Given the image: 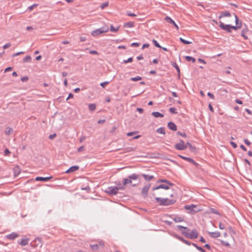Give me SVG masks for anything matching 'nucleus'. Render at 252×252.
Here are the masks:
<instances>
[{
	"label": "nucleus",
	"mask_w": 252,
	"mask_h": 252,
	"mask_svg": "<svg viewBox=\"0 0 252 252\" xmlns=\"http://www.w3.org/2000/svg\"><path fill=\"white\" fill-rule=\"evenodd\" d=\"M134 26V23L133 22H129L124 24V27L125 28H131Z\"/></svg>",
	"instance_id": "nucleus-19"
},
{
	"label": "nucleus",
	"mask_w": 252,
	"mask_h": 252,
	"mask_svg": "<svg viewBox=\"0 0 252 252\" xmlns=\"http://www.w3.org/2000/svg\"><path fill=\"white\" fill-rule=\"evenodd\" d=\"M109 29L107 27H104L100 28L99 29H96L95 30L93 31L91 34L93 36H96L101 33L106 32L108 31Z\"/></svg>",
	"instance_id": "nucleus-4"
},
{
	"label": "nucleus",
	"mask_w": 252,
	"mask_h": 252,
	"mask_svg": "<svg viewBox=\"0 0 252 252\" xmlns=\"http://www.w3.org/2000/svg\"><path fill=\"white\" fill-rule=\"evenodd\" d=\"M235 19V23L236 26H241V27H242V23L241 22H239V19L238 16L235 14H234Z\"/></svg>",
	"instance_id": "nucleus-29"
},
{
	"label": "nucleus",
	"mask_w": 252,
	"mask_h": 252,
	"mask_svg": "<svg viewBox=\"0 0 252 252\" xmlns=\"http://www.w3.org/2000/svg\"><path fill=\"white\" fill-rule=\"evenodd\" d=\"M131 183V180L129 178V176L127 178H125L123 179V184L124 185H126L128 184Z\"/></svg>",
	"instance_id": "nucleus-25"
},
{
	"label": "nucleus",
	"mask_w": 252,
	"mask_h": 252,
	"mask_svg": "<svg viewBox=\"0 0 252 252\" xmlns=\"http://www.w3.org/2000/svg\"><path fill=\"white\" fill-rule=\"evenodd\" d=\"M152 41H153V43H154V45L156 47H158V48H161V47L159 44V43L157 42V40H156L155 39H153Z\"/></svg>",
	"instance_id": "nucleus-39"
},
{
	"label": "nucleus",
	"mask_w": 252,
	"mask_h": 252,
	"mask_svg": "<svg viewBox=\"0 0 252 252\" xmlns=\"http://www.w3.org/2000/svg\"><path fill=\"white\" fill-rule=\"evenodd\" d=\"M14 176H18L20 173V169L18 167H16L14 169Z\"/></svg>",
	"instance_id": "nucleus-34"
},
{
	"label": "nucleus",
	"mask_w": 252,
	"mask_h": 252,
	"mask_svg": "<svg viewBox=\"0 0 252 252\" xmlns=\"http://www.w3.org/2000/svg\"><path fill=\"white\" fill-rule=\"evenodd\" d=\"M230 16L231 14L228 11H225L221 12L220 15L219 16V18L222 17H229Z\"/></svg>",
	"instance_id": "nucleus-18"
},
{
	"label": "nucleus",
	"mask_w": 252,
	"mask_h": 252,
	"mask_svg": "<svg viewBox=\"0 0 252 252\" xmlns=\"http://www.w3.org/2000/svg\"><path fill=\"white\" fill-rule=\"evenodd\" d=\"M165 20L167 23H169L172 24V25H173L177 30H179V26L175 23L174 21H173L170 17H169L168 16H166L165 18Z\"/></svg>",
	"instance_id": "nucleus-10"
},
{
	"label": "nucleus",
	"mask_w": 252,
	"mask_h": 252,
	"mask_svg": "<svg viewBox=\"0 0 252 252\" xmlns=\"http://www.w3.org/2000/svg\"><path fill=\"white\" fill-rule=\"evenodd\" d=\"M177 134L178 135H179L183 137H187V135L186 134V133L185 132H181L180 131H178L177 132Z\"/></svg>",
	"instance_id": "nucleus-50"
},
{
	"label": "nucleus",
	"mask_w": 252,
	"mask_h": 252,
	"mask_svg": "<svg viewBox=\"0 0 252 252\" xmlns=\"http://www.w3.org/2000/svg\"><path fill=\"white\" fill-rule=\"evenodd\" d=\"M177 227L182 231V234L186 237L193 239L197 238L198 237V233L196 229H193L190 233H189V229L187 227L178 225H177Z\"/></svg>",
	"instance_id": "nucleus-1"
},
{
	"label": "nucleus",
	"mask_w": 252,
	"mask_h": 252,
	"mask_svg": "<svg viewBox=\"0 0 252 252\" xmlns=\"http://www.w3.org/2000/svg\"><path fill=\"white\" fill-rule=\"evenodd\" d=\"M220 242H221V243L222 245H224L225 246L229 247L230 246V244L227 241H223V240H220Z\"/></svg>",
	"instance_id": "nucleus-45"
},
{
	"label": "nucleus",
	"mask_w": 252,
	"mask_h": 252,
	"mask_svg": "<svg viewBox=\"0 0 252 252\" xmlns=\"http://www.w3.org/2000/svg\"><path fill=\"white\" fill-rule=\"evenodd\" d=\"M219 27L223 30L226 31L228 32H231L230 25H225L222 22H220Z\"/></svg>",
	"instance_id": "nucleus-7"
},
{
	"label": "nucleus",
	"mask_w": 252,
	"mask_h": 252,
	"mask_svg": "<svg viewBox=\"0 0 252 252\" xmlns=\"http://www.w3.org/2000/svg\"><path fill=\"white\" fill-rule=\"evenodd\" d=\"M84 147L83 146H82L81 147H80L79 148H78L77 149V151L78 152H81L82 151H84Z\"/></svg>",
	"instance_id": "nucleus-57"
},
{
	"label": "nucleus",
	"mask_w": 252,
	"mask_h": 252,
	"mask_svg": "<svg viewBox=\"0 0 252 252\" xmlns=\"http://www.w3.org/2000/svg\"><path fill=\"white\" fill-rule=\"evenodd\" d=\"M207 95L211 98H212V99H214V95L213 94L211 93L210 92H208V94H207Z\"/></svg>",
	"instance_id": "nucleus-61"
},
{
	"label": "nucleus",
	"mask_w": 252,
	"mask_h": 252,
	"mask_svg": "<svg viewBox=\"0 0 252 252\" xmlns=\"http://www.w3.org/2000/svg\"><path fill=\"white\" fill-rule=\"evenodd\" d=\"M125 187L123 186L121 187H109L107 188L105 192L111 195H114L117 194L119 190H124Z\"/></svg>",
	"instance_id": "nucleus-3"
},
{
	"label": "nucleus",
	"mask_w": 252,
	"mask_h": 252,
	"mask_svg": "<svg viewBox=\"0 0 252 252\" xmlns=\"http://www.w3.org/2000/svg\"><path fill=\"white\" fill-rule=\"evenodd\" d=\"M173 220L176 222H179L183 220L180 217H176L173 219Z\"/></svg>",
	"instance_id": "nucleus-41"
},
{
	"label": "nucleus",
	"mask_w": 252,
	"mask_h": 252,
	"mask_svg": "<svg viewBox=\"0 0 252 252\" xmlns=\"http://www.w3.org/2000/svg\"><path fill=\"white\" fill-rule=\"evenodd\" d=\"M86 139V137L84 136H83L82 137H80V139H79V141L80 142L82 143Z\"/></svg>",
	"instance_id": "nucleus-62"
},
{
	"label": "nucleus",
	"mask_w": 252,
	"mask_h": 252,
	"mask_svg": "<svg viewBox=\"0 0 252 252\" xmlns=\"http://www.w3.org/2000/svg\"><path fill=\"white\" fill-rule=\"evenodd\" d=\"M109 83V82L108 81H105V82H102L100 83V85L102 87V88H105L106 85H107Z\"/></svg>",
	"instance_id": "nucleus-48"
},
{
	"label": "nucleus",
	"mask_w": 252,
	"mask_h": 252,
	"mask_svg": "<svg viewBox=\"0 0 252 252\" xmlns=\"http://www.w3.org/2000/svg\"><path fill=\"white\" fill-rule=\"evenodd\" d=\"M180 40L181 41V42H182L183 43H184L185 44H189L191 43V42L189 41L188 40H186L182 37L180 38Z\"/></svg>",
	"instance_id": "nucleus-33"
},
{
	"label": "nucleus",
	"mask_w": 252,
	"mask_h": 252,
	"mask_svg": "<svg viewBox=\"0 0 252 252\" xmlns=\"http://www.w3.org/2000/svg\"><path fill=\"white\" fill-rule=\"evenodd\" d=\"M52 176L46 177H37L35 178V180L37 181H42V182H46L50 179H52Z\"/></svg>",
	"instance_id": "nucleus-12"
},
{
	"label": "nucleus",
	"mask_w": 252,
	"mask_h": 252,
	"mask_svg": "<svg viewBox=\"0 0 252 252\" xmlns=\"http://www.w3.org/2000/svg\"><path fill=\"white\" fill-rule=\"evenodd\" d=\"M79 168V166H77V165L72 166H71L68 170H67L65 171V173H71V172H73L74 171H75L78 170Z\"/></svg>",
	"instance_id": "nucleus-14"
},
{
	"label": "nucleus",
	"mask_w": 252,
	"mask_h": 252,
	"mask_svg": "<svg viewBox=\"0 0 252 252\" xmlns=\"http://www.w3.org/2000/svg\"><path fill=\"white\" fill-rule=\"evenodd\" d=\"M108 5V2H105L101 4L100 6V8L103 9L105 7L107 6Z\"/></svg>",
	"instance_id": "nucleus-42"
},
{
	"label": "nucleus",
	"mask_w": 252,
	"mask_h": 252,
	"mask_svg": "<svg viewBox=\"0 0 252 252\" xmlns=\"http://www.w3.org/2000/svg\"><path fill=\"white\" fill-rule=\"evenodd\" d=\"M196 207V206L194 204H191L189 205H186L184 206L185 209L189 211V213H194L198 212L199 210H195L194 208Z\"/></svg>",
	"instance_id": "nucleus-6"
},
{
	"label": "nucleus",
	"mask_w": 252,
	"mask_h": 252,
	"mask_svg": "<svg viewBox=\"0 0 252 252\" xmlns=\"http://www.w3.org/2000/svg\"><path fill=\"white\" fill-rule=\"evenodd\" d=\"M219 228L220 229H224L225 228V226L223 223H219Z\"/></svg>",
	"instance_id": "nucleus-58"
},
{
	"label": "nucleus",
	"mask_w": 252,
	"mask_h": 252,
	"mask_svg": "<svg viewBox=\"0 0 252 252\" xmlns=\"http://www.w3.org/2000/svg\"><path fill=\"white\" fill-rule=\"evenodd\" d=\"M29 241V239L28 238H24L22 239L20 241H18V243L22 246H25L28 244Z\"/></svg>",
	"instance_id": "nucleus-15"
},
{
	"label": "nucleus",
	"mask_w": 252,
	"mask_h": 252,
	"mask_svg": "<svg viewBox=\"0 0 252 252\" xmlns=\"http://www.w3.org/2000/svg\"><path fill=\"white\" fill-rule=\"evenodd\" d=\"M169 112L172 113V114H177V110H176V109L174 107H171L169 108Z\"/></svg>",
	"instance_id": "nucleus-38"
},
{
	"label": "nucleus",
	"mask_w": 252,
	"mask_h": 252,
	"mask_svg": "<svg viewBox=\"0 0 252 252\" xmlns=\"http://www.w3.org/2000/svg\"><path fill=\"white\" fill-rule=\"evenodd\" d=\"M90 53L92 55H94V54L97 55L98 54V52L96 50H91V51H90Z\"/></svg>",
	"instance_id": "nucleus-60"
},
{
	"label": "nucleus",
	"mask_w": 252,
	"mask_h": 252,
	"mask_svg": "<svg viewBox=\"0 0 252 252\" xmlns=\"http://www.w3.org/2000/svg\"><path fill=\"white\" fill-rule=\"evenodd\" d=\"M130 79L133 81H137L141 80L142 79V77L139 76H137L136 77L131 78Z\"/></svg>",
	"instance_id": "nucleus-35"
},
{
	"label": "nucleus",
	"mask_w": 252,
	"mask_h": 252,
	"mask_svg": "<svg viewBox=\"0 0 252 252\" xmlns=\"http://www.w3.org/2000/svg\"><path fill=\"white\" fill-rule=\"evenodd\" d=\"M155 200L157 202H159V205L161 206H168L174 204L176 202L174 199L160 197H155Z\"/></svg>",
	"instance_id": "nucleus-2"
},
{
	"label": "nucleus",
	"mask_w": 252,
	"mask_h": 252,
	"mask_svg": "<svg viewBox=\"0 0 252 252\" xmlns=\"http://www.w3.org/2000/svg\"><path fill=\"white\" fill-rule=\"evenodd\" d=\"M152 115L154 116L155 118H162L163 117V114L158 112H153L152 113Z\"/></svg>",
	"instance_id": "nucleus-20"
},
{
	"label": "nucleus",
	"mask_w": 252,
	"mask_h": 252,
	"mask_svg": "<svg viewBox=\"0 0 252 252\" xmlns=\"http://www.w3.org/2000/svg\"><path fill=\"white\" fill-rule=\"evenodd\" d=\"M192 245L197 250H198L200 252H206L205 250L203 249L202 247L198 246L195 243H192Z\"/></svg>",
	"instance_id": "nucleus-23"
},
{
	"label": "nucleus",
	"mask_w": 252,
	"mask_h": 252,
	"mask_svg": "<svg viewBox=\"0 0 252 252\" xmlns=\"http://www.w3.org/2000/svg\"><path fill=\"white\" fill-rule=\"evenodd\" d=\"M119 29V27H118L117 28H115L113 26V25H111L110 27V31L112 32H117Z\"/></svg>",
	"instance_id": "nucleus-37"
},
{
	"label": "nucleus",
	"mask_w": 252,
	"mask_h": 252,
	"mask_svg": "<svg viewBox=\"0 0 252 252\" xmlns=\"http://www.w3.org/2000/svg\"><path fill=\"white\" fill-rule=\"evenodd\" d=\"M149 46V44L148 43L144 44L142 47V49H144L145 48H148Z\"/></svg>",
	"instance_id": "nucleus-64"
},
{
	"label": "nucleus",
	"mask_w": 252,
	"mask_h": 252,
	"mask_svg": "<svg viewBox=\"0 0 252 252\" xmlns=\"http://www.w3.org/2000/svg\"><path fill=\"white\" fill-rule=\"evenodd\" d=\"M235 102L236 103L239 104H242L243 103V102L242 100L239 99H236L235 100Z\"/></svg>",
	"instance_id": "nucleus-63"
},
{
	"label": "nucleus",
	"mask_w": 252,
	"mask_h": 252,
	"mask_svg": "<svg viewBox=\"0 0 252 252\" xmlns=\"http://www.w3.org/2000/svg\"><path fill=\"white\" fill-rule=\"evenodd\" d=\"M151 187V184H149L145 186L141 191V194L144 196L146 197L147 196L148 190Z\"/></svg>",
	"instance_id": "nucleus-9"
},
{
	"label": "nucleus",
	"mask_w": 252,
	"mask_h": 252,
	"mask_svg": "<svg viewBox=\"0 0 252 252\" xmlns=\"http://www.w3.org/2000/svg\"><path fill=\"white\" fill-rule=\"evenodd\" d=\"M19 237V234L15 232L5 236V238L10 240H13Z\"/></svg>",
	"instance_id": "nucleus-8"
},
{
	"label": "nucleus",
	"mask_w": 252,
	"mask_h": 252,
	"mask_svg": "<svg viewBox=\"0 0 252 252\" xmlns=\"http://www.w3.org/2000/svg\"><path fill=\"white\" fill-rule=\"evenodd\" d=\"M89 108L90 111H94L96 109V105L94 103H91L89 105Z\"/></svg>",
	"instance_id": "nucleus-32"
},
{
	"label": "nucleus",
	"mask_w": 252,
	"mask_h": 252,
	"mask_svg": "<svg viewBox=\"0 0 252 252\" xmlns=\"http://www.w3.org/2000/svg\"><path fill=\"white\" fill-rule=\"evenodd\" d=\"M186 145H187V146H189V149H190L191 151H193V150H195V149L194 147L192 146L191 145V144H190V143H189V142H188V143H187V144H186Z\"/></svg>",
	"instance_id": "nucleus-44"
},
{
	"label": "nucleus",
	"mask_w": 252,
	"mask_h": 252,
	"mask_svg": "<svg viewBox=\"0 0 252 252\" xmlns=\"http://www.w3.org/2000/svg\"><path fill=\"white\" fill-rule=\"evenodd\" d=\"M179 157H180L182 159H185L186 160H187V161H188L189 162H191V161H193V159L190 158L184 157V156H181V155H179Z\"/></svg>",
	"instance_id": "nucleus-31"
},
{
	"label": "nucleus",
	"mask_w": 252,
	"mask_h": 252,
	"mask_svg": "<svg viewBox=\"0 0 252 252\" xmlns=\"http://www.w3.org/2000/svg\"><path fill=\"white\" fill-rule=\"evenodd\" d=\"M157 132L158 133L165 134V130L164 128L163 127H159L157 129Z\"/></svg>",
	"instance_id": "nucleus-28"
},
{
	"label": "nucleus",
	"mask_w": 252,
	"mask_h": 252,
	"mask_svg": "<svg viewBox=\"0 0 252 252\" xmlns=\"http://www.w3.org/2000/svg\"><path fill=\"white\" fill-rule=\"evenodd\" d=\"M244 142L248 146H250L251 144V142L247 139H245Z\"/></svg>",
	"instance_id": "nucleus-54"
},
{
	"label": "nucleus",
	"mask_w": 252,
	"mask_h": 252,
	"mask_svg": "<svg viewBox=\"0 0 252 252\" xmlns=\"http://www.w3.org/2000/svg\"><path fill=\"white\" fill-rule=\"evenodd\" d=\"M185 58L188 62H192V63H194L195 62V59L192 57L187 56H186Z\"/></svg>",
	"instance_id": "nucleus-30"
},
{
	"label": "nucleus",
	"mask_w": 252,
	"mask_h": 252,
	"mask_svg": "<svg viewBox=\"0 0 252 252\" xmlns=\"http://www.w3.org/2000/svg\"><path fill=\"white\" fill-rule=\"evenodd\" d=\"M187 148V146L185 144L184 141L180 139L179 142L175 145V148L178 150H184Z\"/></svg>",
	"instance_id": "nucleus-5"
},
{
	"label": "nucleus",
	"mask_w": 252,
	"mask_h": 252,
	"mask_svg": "<svg viewBox=\"0 0 252 252\" xmlns=\"http://www.w3.org/2000/svg\"><path fill=\"white\" fill-rule=\"evenodd\" d=\"M12 131H13V129H12V128H11L10 127H7L5 128V133L6 135H10Z\"/></svg>",
	"instance_id": "nucleus-27"
},
{
	"label": "nucleus",
	"mask_w": 252,
	"mask_h": 252,
	"mask_svg": "<svg viewBox=\"0 0 252 252\" xmlns=\"http://www.w3.org/2000/svg\"><path fill=\"white\" fill-rule=\"evenodd\" d=\"M126 14L129 16H131V17H135V16H136L137 15L136 14H135L134 13H133L130 11H127L126 12Z\"/></svg>",
	"instance_id": "nucleus-47"
},
{
	"label": "nucleus",
	"mask_w": 252,
	"mask_h": 252,
	"mask_svg": "<svg viewBox=\"0 0 252 252\" xmlns=\"http://www.w3.org/2000/svg\"><path fill=\"white\" fill-rule=\"evenodd\" d=\"M158 183H166L167 185H169L171 186H173V184L169 182V181L166 180V179H159L158 181Z\"/></svg>",
	"instance_id": "nucleus-22"
},
{
	"label": "nucleus",
	"mask_w": 252,
	"mask_h": 252,
	"mask_svg": "<svg viewBox=\"0 0 252 252\" xmlns=\"http://www.w3.org/2000/svg\"><path fill=\"white\" fill-rule=\"evenodd\" d=\"M168 185H167H167L161 184V185H160L158 186L157 187H153L152 189L153 190L159 189H169V187Z\"/></svg>",
	"instance_id": "nucleus-11"
},
{
	"label": "nucleus",
	"mask_w": 252,
	"mask_h": 252,
	"mask_svg": "<svg viewBox=\"0 0 252 252\" xmlns=\"http://www.w3.org/2000/svg\"><path fill=\"white\" fill-rule=\"evenodd\" d=\"M32 61V58L30 56H27L23 59L24 63H30Z\"/></svg>",
	"instance_id": "nucleus-26"
},
{
	"label": "nucleus",
	"mask_w": 252,
	"mask_h": 252,
	"mask_svg": "<svg viewBox=\"0 0 252 252\" xmlns=\"http://www.w3.org/2000/svg\"><path fill=\"white\" fill-rule=\"evenodd\" d=\"M37 5V4H32V5L29 6L28 7V9L30 10H32L34 7L36 6Z\"/></svg>",
	"instance_id": "nucleus-59"
},
{
	"label": "nucleus",
	"mask_w": 252,
	"mask_h": 252,
	"mask_svg": "<svg viewBox=\"0 0 252 252\" xmlns=\"http://www.w3.org/2000/svg\"><path fill=\"white\" fill-rule=\"evenodd\" d=\"M167 126L168 128L171 130L173 131H176L177 130V126L173 122H169L168 123Z\"/></svg>",
	"instance_id": "nucleus-16"
},
{
	"label": "nucleus",
	"mask_w": 252,
	"mask_h": 252,
	"mask_svg": "<svg viewBox=\"0 0 252 252\" xmlns=\"http://www.w3.org/2000/svg\"><path fill=\"white\" fill-rule=\"evenodd\" d=\"M10 46H11V44L10 43H6L3 46V48L5 49L7 48L8 47H10Z\"/></svg>",
	"instance_id": "nucleus-55"
},
{
	"label": "nucleus",
	"mask_w": 252,
	"mask_h": 252,
	"mask_svg": "<svg viewBox=\"0 0 252 252\" xmlns=\"http://www.w3.org/2000/svg\"><path fill=\"white\" fill-rule=\"evenodd\" d=\"M90 247L94 251H96L98 249V246L97 244L91 245Z\"/></svg>",
	"instance_id": "nucleus-40"
},
{
	"label": "nucleus",
	"mask_w": 252,
	"mask_h": 252,
	"mask_svg": "<svg viewBox=\"0 0 252 252\" xmlns=\"http://www.w3.org/2000/svg\"><path fill=\"white\" fill-rule=\"evenodd\" d=\"M139 45L140 44L138 42H133L131 44L132 47H138Z\"/></svg>",
	"instance_id": "nucleus-51"
},
{
	"label": "nucleus",
	"mask_w": 252,
	"mask_h": 252,
	"mask_svg": "<svg viewBox=\"0 0 252 252\" xmlns=\"http://www.w3.org/2000/svg\"><path fill=\"white\" fill-rule=\"evenodd\" d=\"M28 80H29V78L28 76H24V77H21V80L22 82H26Z\"/></svg>",
	"instance_id": "nucleus-49"
},
{
	"label": "nucleus",
	"mask_w": 252,
	"mask_h": 252,
	"mask_svg": "<svg viewBox=\"0 0 252 252\" xmlns=\"http://www.w3.org/2000/svg\"><path fill=\"white\" fill-rule=\"evenodd\" d=\"M140 175H137L136 174L134 173L129 175L128 176L131 180H136L139 178Z\"/></svg>",
	"instance_id": "nucleus-24"
},
{
	"label": "nucleus",
	"mask_w": 252,
	"mask_h": 252,
	"mask_svg": "<svg viewBox=\"0 0 252 252\" xmlns=\"http://www.w3.org/2000/svg\"><path fill=\"white\" fill-rule=\"evenodd\" d=\"M140 175L144 178L146 181H150L154 178V176L153 175H150L145 174H141Z\"/></svg>",
	"instance_id": "nucleus-13"
},
{
	"label": "nucleus",
	"mask_w": 252,
	"mask_h": 252,
	"mask_svg": "<svg viewBox=\"0 0 252 252\" xmlns=\"http://www.w3.org/2000/svg\"><path fill=\"white\" fill-rule=\"evenodd\" d=\"M230 28H231V29H233L234 30H237L238 29L241 28V26H236V25L235 26H231L230 25Z\"/></svg>",
	"instance_id": "nucleus-46"
},
{
	"label": "nucleus",
	"mask_w": 252,
	"mask_h": 252,
	"mask_svg": "<svg viewBox=\"0 0 252 252\" xmlns=\"http://www.w3.org/2000/svg\"><path fill=\"white\" fill-rule=\"evenodd\" d=\"M133 61V58L132 57H130L127 60H124L123 61V63H131Z\"/></svg>",
	"instance_id": "nucleus-43"
},
{
	"label": "nucleus",
	"mask_w": 252,
	"mask_h": 252,
	"mask_svg": "<svg viewBox=\"0 0 252 252\" xmlns=\"http://www.w3.org/2000/svg\"><path fill=\"white\" fill-rule=\"evenodd\" d=\"M137 133V131H132V132H128L126 135L128 136H132L134 133Z\"/></svg>",
	"instance_id": "nucleus-53"
},
{
	"label": "nucleus",
	"mask_w": 252,
	"mask_h": 252,
	"mask_svg": "<svg viewBox=\"0 0 252 252\" xmlns=\"http://www.w3.org/2000/svg\"><path fill=\"white\" fill-rule=\"evenodd\" d=\"M248 29L246 27L245 29H243L241 32V35L245 39H248V36L246 35Z\"/></svg>",
	"instance_id": "nucleus-21"
},
{
	"label": "nucleus",
	"mask_w": 252,
	"mask_h": 252,
	"mask_svg": "<svg viewBox=\"0 0 252 252\" xmlns=\"http://www.w3.org/2000/svg\"><path fill=\"white\" fill-rule=\"evenodd\" d=\"M10 151L8 149H5L4 151V155L8 156V155L10 153Z\"/></svg>",
	"instance_id": "nucleus-56"
},
{
	"label": "nucleus",
	"mask_w": 252,
	"mask_h": 252,
	"mask_svg": "<svg viewBox=\"0 0 252 252\" xmlns=\"http://www.w3.org/2000/svg\"><path fill=\"white\" fill-rule=\"evenodd\" d=\"M210 212L212 214H216L220 215V213L215 208H211L210 209Z\"/></svg>",
	"instance_id": "nucleus-36"
},
{
	"label": "nucleus",
	"mask_w": 252,
	"mask_h": 252,
	"mask_svg": "<svg viewBox=\"0 0 252 252\" xmlns=\"http://www.w3.org/2000/svg\"><path fill=\"white\" fill-rule=\"evenodd\" d=\"M209 235L214 238H218L220 236V233L219 231L208 232Z\"/></svg>",
	"instance_id": "nucleus-17"
},
{
	"label": "nucleus",
	"mask_w": 252,
	"mask_h": 252,
	"mask_svg": "<svg viewBox=\"0 0 252 252\" xmlns=\"http://www.w3.org/2000/svg\"><path fill=\"white\" fill-rule=\"evenodd\" d=\"M230 144L233 147V148L234 149H235L237 147V144L234 142L231 141L230 142Z\"/></svg>",
	"instance_id": "nucleus-52"
}]
</instances>
